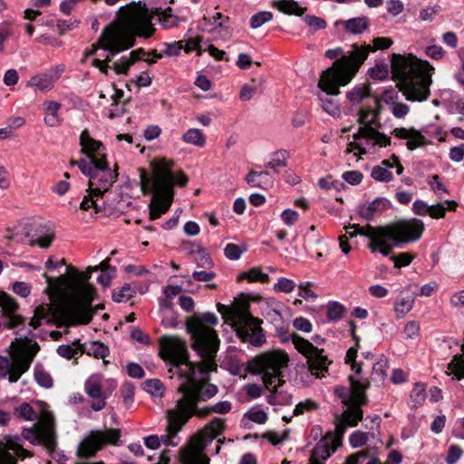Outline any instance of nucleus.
Listing matches in <instances>:
<instances>
[{"mask_svg": "<svg viewBox=\"0 0 464 464\" xmlns=\"http://www.w3.org/2000/svg\"><path fill=\"white\" fill-rule=\"evenodd\" d=\"M218 324V316L209 312L195 313L186 319V330L190 336L191 347L202 361L198 364V376L195 371L192 372V376L177 389L181 396L169 413L170 429L174 434L181 431L194 416L205 419L213 413L227 414L232 409L229 401L201 406L218 392V386L209 382V373L218 371L217 353L220 339L214 329Z\"/></svg>", "mask_w": 464, "mask_h": 464, "instance_id": "nucleus-1", "label": "nucleus"}, {"mask_svg": "<svg viewBox=\"0 0 464 464\" xmlns=\"http://www.w3.org/2000/svg\"><path fill=\"white\" fill-rule=\"evenodd\" d=\"M69 275L50 277L44 274L47 283L46 292L52 301L51 304L40 305L34 311L31 317V327L36 328L42 320H55L58 324L75 325L87 324L93 316L92 302L94 299V287L88 284L90 274L82 280L75 268L67 266Z\"/></svg>", "mask_w": 464, "mask_h": 464, "instance_id": "nucleus-2", "label": "nucleus"}, {"mask_svg": "<svg viewBox=\"0 0 464 464\" xmlns=\"http://www.w3.org/2000/svg\"><path fill=\"white\" fill-rule=\"evenodd\" d=\"M152 34L148 10L140 5H127L119 11V24L106 26L86 55H94L98 49L117 54L134 44V36L149 38Z\"/></svg>", "mask_w": 464, "mask_h": 464, "instance_id": "nucleus-3", "label": "nucleus"}, {"mask_svg": "<svg viewBox=\"0 0 464 464\" xmlns=\"http://www.w3.org/2000/svg\"><path fill=\"white\" fill-rule=\"evenodd\" d=\"M348 240L357 235L369 239L367 247L372 253L389 256L395 246L419 240L424 231V223L418 218L400 219L383 226L350 224L344 227Z\"/></svg>", "mask_w": 464, "mask_h": 464, "instance_id": "nucleus-4", "label": "nucleus"}, {"mask_svg": "<svg viewBox=\"0 0 464 464\" xmlns=\"http://www.w3.org/2000/svg\"><path fill=\"white\" fill-rule=\"evenodd\" d=\"M391 68L392 79L406 100L424 102L430 97L434 67L428 61L418 59L412 54L404 56L393 53Z\"/></svg>", "mask_w": 464, "mask_h": 464, "instance_id": "nucleus-5", "label": "nucleus"}, {"mask_svg": "<svg viewBox=\"0 0 464 464\" xmlns=\"http://www.w3.org/2000/svg\"><path fill=\"white\" fill-rule=\"evenodd\" d=\"M392 44V40L388 37H376L372 44L351 45V53L333 63L332 67L324 71L321 74L318 87L330 95L340 93V86L347 85L364 63L370 52L384 50Z\"/></svg>", "mask_w": 464, "mask_h": 464, "instance_id": "nucleus-6", "label": "nucleus"}, {"mask_svg": "<svg viewBox=\"0 0 464 464\" xmlns=\"http://www.w3.org/2000/svg\"><path fill=\"white\" fill-rule=\"evenodd\" d=\"M375 103L376 109L365 107L359 110L357 122L361 127L353 134V141L348 144L347 153L352 152L353 150H358L360 155H364L367 153V147L373 148L377 145L387 147L391 144V138L377 130L381 126L379 101L375 100Z\"/></svg>", "mask_w": 464, "mask_h": 464, "instance_id": "nucleus-7", "label": "nucleus"}, {"mask_svg": "<svg viewBox=\"0 0 464 464\" xmlns=\"http://www.w3.org/2000/svg\"><path fill=\"white\" fill-rule=\"evenodd\" d=\"M350 387L338 386L334 394L347 406L342 413L339 422L336 425L338 433H344L346 427H354L362 419L363 412L362 406L368 401L365 391L369 388L368 381L361 382L353 376H349Z\"/></svg>", "mask_w": 464, "mask_h": 464, "instance_id": "nucleus-8", "label": "nucleus"}, {"mask_svg": "<svg viewBox=\"0 0 464 464\" xmlns=\"http://www.w3.org/2000/svg\"><path fill=\"white\" fill-rule=\"evenodd\" d=\"M289 356L283 350H270L254 357L248 364L249 372L253 374H262L264 386L266 390L272 388L274 382L279 385L285 383L284 371L289 365Z\"/></svg>", "mask_w": 464, "mask_h": 464, "instance_id": "nucleus-9", "label": "nucleus"}, {"mask_svg": "<svg viewBox=\"0 0 464 464\" xmlns=\"http://www.w3.org/2000/svg\"><path fill=\"white\" fill-rule=\"evenodd\" d=\"M31 443L38 444L52 452L57 446L56 422L50 406L43 401H36L34 407H31Z\"/></svg>", "mask_w": 464, "mask_h": 464, "instance_id": "nucleus-10", "label": "nucleus"}, {"mask_svg": "<svg viewBox=\"0 0 464 464\" xmlns=\"http://www.w3.org/2000/svg\"><path fill=\"white\" fill-rule=\"evenodd\" d=\"M152 191L154 197L150 204V218H159L167 212L173 200V173L165 162L153 168Z\"/></svg>", "mask_w": 464, "mask_h": 464, "instance_id": "nucleus-11", "label": "nucleus"}, {"mask_svg": "<svg viewBox=\"0 0 464 464\" xmlns=\"http://www.w3.org/2000/svg\"><path fill=\"white\" fill-rule=\"evenodd\" d=\"M71 165H77L81 172L90 178L89 188L94 195H102L110 190L118 178V167L113 169L108 166L107 159L87 160H71Z\"/></svg>", "mask_w": 464, "mask_h": 464, "instance_id": "nucleus-12", "label": "nucleus"}, {"mask_svg": "<svg viewBox=\"0 0 464 464\" xmlns=\"http://www.w3.org/2000/svg\"><path fill=\"white\" fill-rule=\"evenodd\" d=\"M9 356L0 355V378L16 382L29 369V338H15L10 344Z\"/></svg>", "mask_w": 464, "mask_h": 464, "instance_id": "nucleus-13", "label": "nucleus"}, {"mask_svg": "<svg viewBox=\"0 0 464 464\" xmlns=\"http://www.w3.org/2000/svg\"><path fill=\"white\" fill-rule=\"evenodd\" d=\"M218 313L223 316L237 321L236 326L237 337L244 343H249L254 346H261L266 342V335L261 327L262 321L253 317L250 314L235 311L227 305L218 304Z\"/></svg>", "mask_w": 464, "mask_h": 464, "instance_id": "nucleus-14", "label": "nucleus"}, {"mask_svg": "<svg viewBox=\"0 0 464 464\" xmlns=\"http://www.w3.org/2000/svg\"><path fill=\"white\" fill-rule=\"evenodd\" d=\"M159 355L165 362H169L177 367L185 365L188 368L186 380L192 376L194 371L198 375L199 374L198 364L201 362V357L197 353L199 361L189 362L187 343L179 337L169 335L160 337Z\"/></svg>", "mask_w": 464, "mask_h": 464, "instance_id": "nucleus-15", "label": "nucleus"}, {"mask_svg": "<svg viewBox=\"0 0 464 464\" xmlns=\"http://www.w3.org/2000/svg\"><path fill=\"white\" fill-rule=\"evenodd\" d=\"M121 438L119 429L93 430L79 443L77 456L82 459H90L96 452L107 445H118Z\"/></svg>", "mask_w": 464, "mask_h": 464, "instance_id": "nucleus-16", "label": "nucleus"}, {"mask_svg": "<svg viewBox=\"0 0 464 464\" xmlns=\"http://www.w3.org/2000/svg\"><path fill=\"white\" fill-rule=\"evenodd\" d=\"M0 308L5 319V327L12 329L24 323L25 317L17 314L19 305L15 299L4 291H0Z\"/></svg>", "mask_w": 464, "mask_h": 464, "instance_id": "nucleus-17", "label": "nucleus"}, {"mask_svg": "<svg viewBox=\"0 0 464 464\" xmlns=\"http://www.w3.org/2000/svg\"><path fill=\"white\" fill-rule=\"evenodd\" d=\"M102 376L101 374L91 375L84 382V391L92 400L91 407L93 411H102L106 406V395L102 391Z\"/></svg>", "mask_w": 464, "mask_h": 464, "instance_id": "nucleus-18", "label": "nucleus"}, {"mask_svg": "<svg viewBox=\"0 0 464 464\" xmlns=\"http://www.w3.org/2000/svg\"><path fill=\"white\" fill-rule=\"evenodd\" d=\"M64 70L65 66L63 64H57L44 73L31 77V87L42 92L52 90L55 82L60 79Z\"/></svg>", "mask_w": 464, "mask_h": 464, "instance_id": "nucleus-19", "label": "nucleus"}, {"mask_svg": "<svg viewBox=\"0 0 464 464\" xmlns=\"http://www.w3.org/2000/svg\"><path fill=\"white\" fill-rule=\"evenodd\" d=\"M225 429V423L222 419L215 418L208 422L193 439L192 443L195 450L204 448L208 440L219 436Z\"/></svg>", "mask_w": 464, "mask_h": 464, "instance_id": "nucleus-20", "label": "nucleus"}, {"mask_svg": "<svg viewBox=\"0 0 464 464\" xmlns=\"http://www.w3.org/2000/svg\"><path fill=\"white\" fill-rule=\"evenodd\" d=\"M34 234L31 236V246H38L43 249H47L52 246L55 238L54 227L50 222L44 224H36L34 222Z\"/></svg>", "mask_w": 464, "mask_h": 464, "instance_id": "nucleus-21", "label": "nucleus"}, {"mask_svg": "<svg viewBox=\"0 0 464 464\" xmlns=\"http://www.w3.org/2000/svg\"><path fill=\"white\" fill-rule=\"evenodd\" d=\"M80 145L82 147V152L87 156L84 160L91 161L92 160H99L100 159H107L104 153L105 148L103 144L92 139L87 130H84L81 133Z\"/></svg>", "mask_w": 464, "mask_h": 464, "instance_id": "nucleus-22", "label": "nucleus"}, {"mask_svg": "<svg viewBox=\"0 0 464 464\" xmlns=\"http://www.w3.org/2000/svg\"><path fill=\"white\" fill-rule=\"evenodd\" d=\"M27 454L19 438L9 439L5 445H0V464H16L15 458L24 459Z\"/></svg>", "mask_w": 464, "mask_h": 464, "instance_id": "nucleus-23", "label": "nucleus"}, {"mask_svg": "<svg viewBox=\"0 0 464 464\" xmlns=\"http://www.w3.org/2000/svg\"><path fill=\"white\" fill-rule=\"evenodd\" d=\"M392 203L385 198H377L372 202L358 207V215L366 221H372L375 218L386 212Z\"/></svg>", "mask_w": 464, "mask_h": 464, "instance_id": "nucleus-24", "label": "nucleus"}, {"mask_svg": "<svg viewBox=\"0 0 464 464\" xmlns=\"http://www.w3.org/2000/svg\"><path fill=\"white\" fill-rule=\"evenodd\" d=\"M171 409L168 410L166 411V417H167V428H166V433L161 435L160 437L157 435H150L146 438H144V444L147 448L150 450H156L160 447V442H162L166 446H178L179 443V438L178 436L179 431H177L175 434L172 432V430L170 429V422H169V411Z\"/></svg>", "mask_w": 464, "mask_h": 464, "instance_id": "nucleus-25", "label": "nucleus"}, {"mask_svg": "<svg viewBox=\"0 0 464 464\" xmlns=\"http://www.w3.org/2000/svg\"><path fill=\"white\" fill-rule=\"evenodd\" d=\"M392 134L399 139L408 140L406 146L410 150H414L423 146L426 142L425 137L414 128H395L392 130Z\"/></svg>", "mask_w": 464, "mask_h": 464, "instance_id": "nucleus-26", "label": "nucleus"}, {"mask_svg": "<svg viewBox=\"0 0 464 464\" xmlns=\"http://www.w3.org/2000/svg\"><path fill=\"white\" fill-rule=\"evenodd\" d=\"M130 5H137V4L134 3V2L131 3ZM138 5H140L142 7H144V8H146L148 10L152 28H154L153 24H152L153 14H156L158 16V18H159L160 22L161 23L162 26L165 27V28H171V27H174V26L178 25L179 19H178L177 16H175V15H173L171 14V8L170 7H168V8L163 9V10L156 9L155 12H152V11H150L146 7V5H141L140 2H139ZM154 31H155V29H153V32Z\"/></svg>", "mask_w": 464, "mask_h": 464, "instance_id": "nucleus-27", "label": "nucleus"}, {"mask_svg": "<svg viewBox=\"0 0 464 464\" xmlns=\"http://www.w3.org/2000/svg\"><path fill=\"white\" fill-rule=\"evenodd\" d=\"M246 181L252 187L268 188L273 184V179L267 171L250 170L246 177Z\"/></svg>", "mask_w": 464, "mask_h": 464, "instance_id": "nucleus-28", "label": "nucleus"}, {"mask_svg": "<svg viewBox=\"0 0 464 464\" xmlns=\"http://www.w3.org/2000/svg\"><path fill=\"white\" fill-rule=\"evenodd\" d=\"M61 108V103L54 101H46L43 103L44 111V122L51 127L60 125L61 119L58 115V111Z\"/></svg>", "mask_w": 464, "mask_h": 464, "instance_id": "nucleus-29", "label": "nucleus"}, {"mask_svg": "<svg viewBox=\"0 0 464 464\" xmlns=\"http://www.w3.org/2000/svg\"><path fill=\"white\" fill-rule=\"evenodd\" d=\"M323 350L317 349V353H314L307 357V363L309 371L312 374L318 376L319 372L327 370L328 359L322 354Z\"/></svg>", "mask_w": 464, "mask_h": 464, "instance_id": "nucleus-30", "label": "nucleus"}, {"mask_svg": "<svg viewBox=\"0 0 464 464\" xmlns=\"http://www.w3.org/2000/svg\"><path fill=\"white\" fill-rule=\"evenodd\" d=\"M343 24L344 30L352 34H360L369 27V21L365 16L351 18Z\"/></svg>", "mask_w": 464, "mask_h": 464, "instance_id": "nucleus-31", "label": "nucleus"}, {"mask_svg": "<svg viewBox=\"0 0 464 464\" xmlns=\"http://www.w3.org/2000/svg\"><path fill=\"white\" fill-rule=\"evenodd\" d=\"M274 6L284 14L298 16L303 15L306 11L305 7H301L295 0H278L274 2Z\"/></svg>", "mask_w": 464, "mask_h": 464, "instance_id": "nucleus-32", "label": "nucleus"}, {"mask_svg": "<svg viewBox=\"0 0 464 464\" xmlns=\"http://www.w3.org/2000/svg\"><path fill=\"white\" fill-rule=\"evenodd\" d=\"M371 96L370 87L367 84H360L354 86L351 91L346 92V98L353 104H359L365 98Z\"/></svg>", "mask_w": 464, "mask_h": 464, "instance_id": "nucleus-33", "label": "nucleus"}, {"mask_svg": "<svg viewBox=\"0 0 464 464\" xmlns=\"http://www.w3.org/2000/svg\"><path fill=\"white\" fill-rule=\"evenodd\" d=\"M182 140L185 143L197 147H204L206 144V137L201 130L197 128L188 129L183 135Z\"/></svg>", "mask_w": 464, "mask_h": 464, "instance_id": "nucleus-34", "label": "nucleus"}, {"mask_svg": "<svg viewBox=\"0 0 464 464\" xmlns=\"http://www.w3.org/2000/svg\"><path fill=\"white\" fill-rule=\"evenodd\" d=\"M292 343L299 353H303L306 358L309 355L317 353V347L314 346L312 343L304 338L297 335L296 334H292Z\"/></svg>", "mask_w": 464, "mask_h": 464, "instance_id": "nucleus-35", "label": "nucleus"}, {"mask_svg": "<svg viewBox=\"0 0 464 464\" xmlns=\"http://www.w3.org/2000/svg\"><path fill=\"white\" fill-rule=\"evenodd\" d=\"M461 351L463 353L454 355L451 362L448 364V370L458 380L464 378V344H461Z\"/></svg>", "mask_w": 464, "mask_h": 464, "instance_id": "nucleus-36", "label": "nucleus"}, {"mask_svg": "<svg viewBox=\"0 0 464 464\" xmlns=\"http://www.w3.org/2000/svg\"><path fill=\"white\" fill-rule=\"evenodd\" d=\"M414 298L411 295H399L394 303V311L398 318L403 317L413 307Z\"/></svg>", "mask_w": 464, "mask_h": 464, "instance_id": "nucleus-37", "label": "nucleus"}, {"mask_svg": "<svg viewBox=\"0 0 464 464\" xmlns=\"http://www.w3.org/2000/svg\"><path fill=\"white\" fill-rule=\"evenodd\" d=\"M246 279L249 282H261L267 283L269 281V276L262 272L261 268L255 266L250 268L248 271L242 272L238 276V280Z\"/></svg>", "mask_w": 464, "mask_h": 464, "instance_id": "nucleus-38", "label": "nucleus"}, {"mask_svg": "<svg viewBox=\"0 0 464 464\" xmlns=\"http://www.w3.org/2000/svg\"><path fill=\"white\" fill-rule=\"evenodd\" d=\"M88 195L83 198L80 204V209L87 211L90 208L93 209L94 214H98L99 212L102 211L104 208L102 206H100L97 203V200L99 198H102V195H94L92 191L88 188Z\"/></svg>", "mask_w": 464, "mask_h": 464, "instance_id": "nucleus-39", "label": "nucleus"}, {"mask_svg": "<svg viewBox=\"0 0 464 464\" xmlns=\"http://www.w3.org/2000/svg\"><path fill=\"white\" fill-rule=\"evenodd\" d=\"M289 158V152L285 150H280L273 153L271 160L265 164V167L271 169L276 172L277 168L285 167L287 165V160Z\"/></svg>", "mask_w": 464, "mask_h": 464, "instance_id": "nucleus-40", "label": "nucleus"}, {"mask_svg": "<svg viewBox=\"0 0 464 464\" xmlns=\"http://www.w3.org/2000/svg\"><path fill=\"white\" fill-rule=\"evenodd\" d=\"M84 353L93 356L97 359H102L104 363L108 362L105 358L109 355V348L101 342H92L86 347Z\"/></svg>", "mask_w": 464, "mask_h": 464, "instance_id": "nucleus-41", "label": "nucleus"}, {"mask_svg": "<svg viewBox=\"0 0 464 464\" xmlns=\"http://www.w3.org/2000/svg\"><path fill=\"white\" fill-rule=\"evenodd\" d=\"M34 377L35 382L45 389L53 386V381L51 374L46 372L42 365H36L34 368Z\"/></svg>", "mask_w": 464, "mask_h": 464, "instance_id": "nucleus-42", "label": "nucleus"}, {"mask_svg": "<svg viewBox=\"0 0 464 464\" xmlns=\"http://www.w3.org/2000/svg\"><path fill=\"white\" fill-rule=\"evenodd\" d=\"M334 451H335V449L334 448H330L327 441H321L314 449L311 458L314 459L325 460Z\"/></svg>", "mask_w": 464, "mask_h": 464, "instance_id": "nucleus-43", "label": "nucleus"}, {"mask_svg": "<svg viewBox=\"0 0 464 464\" xmlns=\"http://www.w3.org/2000/svg\"><path fill=\"white\" fill-rule=\"evenodd\" d=\"M144 390L154 397H162L165 393V387L159 379L147 380Z\"/></svg>", "mask_w": 464, "mask_h": 464, "instance_id": "nucleus-44", "label": "nucleus"}, {"mask_svg": "<svg viewBox=\"0 0 464 464\" xmlns=\"http://www.w3.org/2000/svg\"><path fill=\"white\" fill-rule=\"evenodd\" d=\"M413 407L421 405L426 398V387L422 383H416L410 394Z\"/></svg>", "mask_w": 464, "mask_h": 464, "instance_id": "nucleus-45", "label": "nucleus"}, {"mask_svg": "<svg viewBox=\"0 0 464 464\" xmlns=\"http://www.w3.org/2000/svg\"><path fill=\"white\" fill-rule=\"evenodd\" d=\"M388 369V361L385 357L382 356L372 366V379L377 381L384 380L386 371Z\"/></svg>", "mask_w": 464, "mask_h": 464, "instance_id": "nucleus-46", "label": "nucleus"}, {"mask_svg": "<svg viewBox=\"0 0 464 464\" xmlns=\"http://www.w3.org/2000/svg\"><path fill=\"white\" fill-rule=\"evenodd\" d=\"M135 293L130 285L125 284L119 292L113 293L112 299L116 303L127 302L134 296Z\"/></svg>", "mask_w": 464, "mask_h": 464, "instance_id": "nucleus-47", "label": "nucleus"}, {"mask_svg": "<svg viewBox=\"0 0 464 464\" xmlns=\"http://www.w3.org/2000/svg\"><path fill=\"white\" fill-rule=\"evenodd\" d=\"M345 308L337 302L329 303L327 305V317L331 321L340 320L344 314Z\"/></svg>", "mask_w": 464, "mask_h": 464, "instance_id": "nucleus-48", "label": "nucleus"}, {"mask_svg": "<svg viewBox=\"0 0 464 464\" xmlns=\"http://www.w3.org/2000/svg\"><path fill=\"white\" fill-rule=\"evenodd\" d=\"M371 176L377 181L389 182L392 179V173L383 166H375Z\"/></svg>", "mask_w": 464, "mask_h": 464, "instance_id": "nucleus-49", "label": "nucleus"}, {"mask_svg": "<svg viewBox=\"0 0 464 464\" xmlns=\"http://www.w3.org/2000/svg\"><path fill=\"white\" fill-rule=\"evenodd\" d=\"M273 14L270 12L263 11L254 14L250 19V26L254 29L260 27L265 23L272 20Z\"/></svg>", "mask_w": 464, "mask_h": 464, "instance_id": "nucleus-50", "label": "nucleus"}, {"mask_svg": "<svg viewBox=\"0 0 464 464\" xmlns=\"http://www.w3.org/2000/svg\"><path fill=\"white\" fill-rule=\"evenodd\" d=\"M305 24L311 28L312 33L317 30L324 29L327 25L326 21L315 15H306L304 18Z\"/></svg>", "mask_w": 464, "mask_h": 464, "instance_id": "nucleus-51", "label": "nucleus"}, {"mask_svg": "<svg viewBox=\"0 0 464 464\" xmlns=\"http://www.w3.org/2000/svg\"><path fill=\"white\" fill-rule=\"evenodd\" d=\"M317 408H318V405L314 401H313L311 399H307V400L301 401L295 405V408L294 410V414L295 415H302L305 412L314 411Z\"/></svg>", "mask_w": 464, "mask_h": 464, "instance_id": "nucleus-52", "label": "nucleus"}, {"mask_svg": "<svg viewBox=\"0 0 464 464\" xmlns=\"http://www.w3.org/2000/svg\"><path fill=\"white\" fill-rule=\"evenodd\" d=\"M414 257V255L409 252H403L396 256H392L391 259L393 261L395 267H401L409 266L412 262Z\"/></svg>", "mask_w": 464, "mask_h": 464, "instance_id": "nucleus-53", "label": "nucleus"}, {"mask_svg": "<svg viewBox=\"0 0 464 464\" xmlns=\"http://www.w3.org/2000/svg\"><path fill=\"white\" fill-rule=\"evenodd\" d=\"M131 65L132 61H128L127 56H122L119 61L113 63L111 68L113 69L116 74L126 75Z\"/></svg>", "mask_w": 464, "mask_h": 464, "instance_id": "nucleus-54", "label": "nucleus"}, {"mask_svg": "<svg viewBox=\"0 0 464 464\" xmlns=\"http://www.w3.org/2000/svg\"><path fill=\"white\" fill-rule=\"evenodd\" d=\"M295 287V283L288 278L280 277L277 283L274 285V289L278 292L291 293Z\"/></svg>", "mask_w": 464, "mask_h": 464, "instance_id": "nucleus-55", "label": "nucleus"}, {"mask_svg": "<svg viewBox=\"0 0 464 464\" xmlns=\"http://www.w3.org/2000/svg\"><path fill=\"white\" fill-rule=\"evenodd\" d=\"M349 440L353 448H360L366 444L368 434L362 431H355L350 436Z\"/></svg>", "mask_w": 464, "mask_h": 464, "instance_id": "nucleus-56", "label": "nucleus"}, {"mask_svg": "<svg viewBox=\"0 0 464 464\" xmlns=\"http://www.w3.org/2000/svg\"><path fill=\"white\" fill-rule=\"evenodd\" d=\"M256 92V82L253 80L251 83L245 84L242 86L239 98L242 101H249Z\"/></svg>", "mask_w": 464, "mask_h": 464, "instance_id": "nucleus-57", "label": "nucleus"}, {"mask_svg": "<svg viewBox=\"0 0 464 464\" xmlns=\"http://www.w3.org/2000/svg\"><path fill=\"white\" fill-rule=\"evenodd\" d=\"M463 454V450L458 445H451L446 457L447 464H456Z\"/></svg>", "mask_w": 464, "mask_h": 464, "instance_id": "nucleus-58", "label": "nucleus"}, {"mask_svg": "<svg viewBox=\"0 0 464 464\" xmlns=\"http://www.w3.org/2000/svg\"><path fill=\"white\" fill-rule=\"evenodd\" d=\"M243 250L239 247V246L235 244H227L224 249V254L226 257L230 260H237L240 258Z\"/></svg>", "mask_w": 464, "mask_h": 464, "instance_id": "nucleus-59", "label": "nucleus"}, {"mask_svg": "<svg viewBox=\"0 0 464 464\" xmlns=\"http://www.w3.org/2000/svg\"><path fill=\"white\" fill-rule=\"evenodd\" d=\"M322 107L324 111L334 117L340 115V108L333 99L322 100Z\"/></svg>", "mask_w": 464, "mask_h": 464, "instance_id": "nucleus-60", "label": "nucleus"}, {"mask_svg": "<svg viewBox=\"0 0 464 464\" xmlns=\"http://www.w3.org/2000/svg\"><path fill=\"white\" fill-rule=\"evenodd\" d=\"M429 184L431 189L440 197H442V193H448L445 186L440 182L438 175H433L429 180Z\"/></svg>", "mask_w": 464, "mask_h": 464, "instance_id": "nucleus-61", "label": "nucleus"}, {"mask_svg": "<svg viewBox=\"0 0 464 464\" xmlns=\"http://www.w3.org/2000/svg\"><path fill=\"white\" fill-rule=\"evenodd\" d=\"M57 353L65 358V359H72V358H76V356L78 355L79 352L77 351V349H74L72 346L71 345H68V344H62L60 345L58 348H57Z\"/></svg>", "mask_w": 464, "mask_h": 464, "instance_id": "nucleus-62", "label": "nucleus"}, {"mask_svg": "<svg viewBox=\"0 0 464 464\" xmlns=\"http://www.w3.org/2000/svg\"><path fill=\"white\" fill-rule=\"evenodd\" d=\"M289 435L288 430L284 431L282 435H279L276 432L269 431L264 434V438L266 439L271 444L273 445H278L282 441L287 440Z\"/></svg>", "mask_w": 464, "mask_h": 464, "instance_id": "nucleus-63", "label": "nucleus"}, {"mask_svg": "<svg viewBox=\"0 0 464 464\" xmlns=\"http://www.w3.org/2000/svg\"><path fill=\"white\" fill-rule=\"evenodd\" d=\"M391 111L395 118H404L410 111V107L402 102L393 103Z\"/></svg>", "mask_w": 464, "mask_h": 464, "instance_id": "nucleus-64", "label": "nucleus"}]
</instances>
